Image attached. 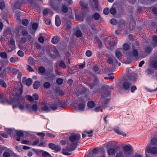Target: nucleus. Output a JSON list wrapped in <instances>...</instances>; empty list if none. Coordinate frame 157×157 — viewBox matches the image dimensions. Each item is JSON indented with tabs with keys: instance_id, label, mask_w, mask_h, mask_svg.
I'll list each match as a JSON object with an SVG mask.
<instances>
[{
	"instance_id": "nucleus-1",
	"label": "nucleus",
	"mask_w": 157,
	"mask_h": 157,
	"mask_svg": "<svg viewBox=\"0 0 157 157\" xmlns=\"http://www.w3.org/2000/svg\"><path fill=\"white\" fill-rule=\"evenodd\" d=\"M13 90L15 93V98L17 100L18 103L22 102L23 101V97L21 95L22 94L23 92L21 83L20 82H17Z\"/></svg>"
},
{
	"instance_id": "nucleus-2",
	"label": "nucleus",
	"mask_w": 157,
	"mask_h": 157,
	"mask_svg": "<svg viewBox=\"0 0 157 157\" xmlns=\"http://www.w3.org/2000/svg\"><path fill=\"white\" fill-rule=\"evenodd\" d=\"M132 83L127 80H124L123 82L121 89L126 91L130 89Z\"/></svg>"
},
{
	"instance_id": "nucleus-3",
	"label": "nucleus",
	"mask_w": 157,
	"mask_h": 157,
	"mask_svg": "<svg viewBox=\"0 0 157 157\" xmlns=\"http://www.w3.org/2000/svg\"><path fill=\"white\" fill-rule=\"evenodd\" d=\"M80 136L79 134H74L69 137V140L71 142H77L79 140Z\"/></svg>"
},
{
	"instance_id": "nucleus-4",
	"label": "nucleus",
	"mask_w": 157,
	"mask_h": 157,
	"mask_svg": "<svg viewBox=\"0 0 157 157\" xmlns=\"http://www.w3.org/2000/svg\"><path fill=\"white\" fill-rule=\"evenodd\" d=\"M145 151L151 154H157V148L155 147H151L150 146H148L145 149Z\"/></svg>"
},
{
	"instance_id": "nucleus-5",
	"label": "nucleus",
	"mask_w": 157,
	"mask_h": 157,
	"mask_svg": "<svg viewBox=\"0 0 157 157\" xmlns=\"http://www.w3.org/2000/svg\"><path fill=\"white\" fill-rule=\"evenodd\" d=\"M15 134L14 136L16 139L17 141H20V138L23 137L24 136V134L22 131H17L15 130Z\"/></svg>"
},
{
	"instance_id": "nucleus-6",
	"label": "nucleus",
	"mask_w": 157,
	"mask_h": 157,
	"mask_svg": "<svg viewBox=\"0 0 157 157\" xmlns=\"http://www.w3.org/2000/svg\"><path fill=\"white\" fill-rule=\"evenodd\" d=\"M77 142L73 143L69 145L68 144L67 147V150L69 151L74 150L77 147Z\"/></svg>"
},
{
	"instance_id": "nucleus-7",
	"label": "nucleus",
	"mask_w": 157,
	"mask_h": 157,
	"mask_svg": "<svg viewBox=\"0 0 157 157\" xmlns=\"http://www.w3.org/2000/svg\"><path fill=\"white\" fill-rule=\"evenodd\" d=\"M124 153L126 154V152L129 151L128 154H131L133 153V150L131 149V146L130 145H125L124 147Z\"/></svg>"
},
{
	"instance_id": "nucleus-8",
	"label": "nucleus",
	"mask_w": 157,
	"mask_h": 157,
	"mask_svg": "<svg viewBox=\"0 0 157 157\" xmlns=\"http://www.w3.org/2000/svg\"><path fill=\"white\" fill-rule=\"evenodd\" d=\"M139 55V52L138 50L135 48L134 45L132 46V51L131 57H135L136 59H137Z\"/></svg>"
},
{
	"instance_id": "nucleus-9",
	"label": "nucleus",
	"mask_w": 157,
	"mask_h": 157,
	"mask_svg": "<svg viewBox=\"0 0 157 157\" xmlns=\"http://www.w3.org/2000/svg\"><path fill=\"white\" fill-rule=\"evenodd\" d=\"M39 153H42V157H49L51 156L50 154L47 151H44L42 150H40L38 151Z\"/></svg>"
},
{
	"instance_id": "nucleus-10",
	"label": "nucleus",
	"mask_w": 157,
	"mask_h": 157,
	"mask_svg": "<svg viewBox=\"0 0 157 157\" xmlns=\"http://www.w3.org/2000/svg\"><path fill=\"white\" fill-rule=\"evenodd\" d=\"M115 132L118 134L122 135L123 136H125L126 135V134L124 133L121 130L119 129V128H114Z\"/></svg>"
},
{
	"instance_id": "nucleus-11",
	"label": "nucleus",
	"mask_w": 157,
	"mask_h": 157,
	"mask_svg": "<svg viewBox=\"0 0 157 157\" xmlns=\"http://www.w3.org/2000/svg\"><path fill=\"white\" fill-rule=\"evenodd\" d=\"M60 41L59 37L57 36H54L52 39V42L53 44H57Z\"/></svg>"
},
{
	"instance_id": "nucleus-12",
	"label": "nucleus",
	"mask_w": 157,
	"mask_h": 157,
	"mask_svg": "<svg viewBox=\"0 0 157 157\" xmlns=\"http://www.w3.org/2000/svg\"><path fill=\"white\" fill-rule=\"evenodd\" d=\"M38 70L39 73L42 75H44L46 71V69L44 67L41 66L38 68Z\"/></svg>"
},
{
	"instance_id": "nucleus-13",
	"label": "nucleus",
	"mask_w": 157,
	"mask_h": 157,
	"mask_svg": "<svg viewBox=\"0 0 157 157\" xmlns=\"http://www.w3.org/2000/svg\"><path fill=\"white\" fill-rule=\"evenodd\" d=\"M56 25L57 26H59L61 24V20L59 17L56 15L55 17Z\"/></svg>"
},
{
	"instance_id": "nucleus-14",
	"label": "nucleus",
	"mask_w": 157,
	"mask_h": 157,
	"mask_svg": "<svg viewBox=\"0 0 157 157\" xmlns=\"http://www.w3.org/2000/svg\"><path fill=\"white\" fill-rule=\"evenodd\" d=\"M72 24L70 21L67 22L65 25L66 30H69L72 27Z\"/></svg>"
},
{
	"instance_id": "nucleus-15",
	"label": "nucleus",
	"mask_w": 157,
	"mask_h": 157,
	"mask_svg": "<svg viewBox=\"0 0 157 157\" xmlns=\"http://www.w3.org/2000/svg\"><path fill=\"white\" fill-rule=\"evenodd\" d=\"M28 62L29 64L31 66H34L35 64L34 59L31 57H29L28 59Z\"/></svg>"
},
{
	"instance_id": "nucleus-16",
	"label": "nucleus",
	"mask_w": 157,
	"mask_h": 157,
	"mask_svg": "<svg viewBox=\"0 0 157 157\" xmlns=\"http://www.w3.org/2000/svg\"><path fill=\"white\" fill-rule=\"evenodd\" d=\"M56 102L57 105L61 107H63L66 105V103L65 102L60 101L58 100H57Z\"/></svg>"
},
{
	"instance_id": "nucleus-17",
	"label": "nucleus",
	"mask_w": 157,
	"mask_h": 157,
	"mask_svg": "<svg viewBox=\"0 0 157 157\" xmlns=\"http://www.w3.org/2000/svg\"><path fill=\"white\" fill-rule=\"evenodd\" d=\"M34 89H36L40 86V83L39 81H35L33 85Z\"/></svg>"
},
{
	"instance_id": "nucleus-18",
	"label": "nucleus",
	"mask_w": 157,
	"mask_h": 157,
	"mask_svg": "<svg viewBox=\"0 0 157 157\" xmlns=\"http://www.w3.org/2000/svg\"><path fill=\"white\" fill-rule=\"evenodd\" d=\"M109 45L110 46H106V48L110 50H112L113 47L115 45V43L113 41H109Z\"/></svg>"
},
{
	"instance_id": "nucleus-19",
	"label": "nucleus",
	"mask_w": 157,
	"mask_h": 157,
	"mask_svg": "<svg viewBox=\"0 0 157 157\" xmlns=\"http://www.w3.org/2000/svg\"><path fill=\"white\" fill-rule=\"evenodd\" d=\"M43 106L41 108V110L48 112L50 110V107L49 108L47 105L45 104L43 105Z\"/></svg>"
},
{
	"instance_id": "nucleus-20",
	"label": "nucleus",
	"mask_w": 157,
	"mask_h": 157,
	"mask_svg": "<svg viewBox=\"0 0 157 157\" xmlns=\"http://www.w3.org/2000/svg\"><path fill=\"white\" fill-rule=\"evenodd\" d=\"M153 43L152 44L153 46L155 47L157 46V36H155L153 37Z\"/></svg>"
},
{
	"instance_id": "nucleus-21",
	"label": "nucleus",
	"mask_w": 157,
	"mask_h": 157,
	"mask_svg": "<svg viewBox=\"0 0 157 157\" xmlns=\"http://www.w3.org/2000/svg\"><path fill=\"white\" fill-rule=\"evenodd\" d=\"M108 154L110 155H112L116 153V151L113 148H110L108 150Z\"/></svg>"
},
{
	"instance_id": "nucleus-22",
	"label": "nucleus",
	"mask_w": 157,
	"mask_h": 157,
	"mask_svg": "<svg viewBox=\"0 0 157 157\" xmlns=\"http://www.w3.org/2000/svg\"><path fill=\"white\" fill-rule=\"evenodd\" d=\"M55 1L54 0H50L49 2L50 6L53 9H55L56 8V3Z\"/></svg>"
},
{
	"instance_id": "nucleus-23",
	"label": "nucleus",
	"mask_w": 157,
	"mask_h": 157,
	"mask_svg": "<svg viewBox=\"0 0 157 157\" xmlns=\"http://www.w3.org/2000/svg\"><path fill=\"white\" fill-rule=\"evenodd\" d=\"M84 104L83 102L79 104L78 106V109L81 111H83L84 110Z\"/></svg>"
},
{
	"instance_id": "nucleus-24",
	"label": "nucleus",
	"mask_w": 157,
	"mask_h": 157,
	"mask_svg": "<svg viewBox=\"0 0 157 157\" xmlns=\"http://www.w3.org/2000/svg\"><path fill=\"white\" fill-rule=\"evenodd\" d=\"M87 106L89 107L93 108L95 106V103L93 101H89L87 103Z\"/></svg>"
},
{
	"instance_id": "nucleus-25",
	"label": "nucleus",
	"mask_w": 157,
	"mask_h": 157,
	"mask_svg": "<svg viewBox=\"0 0 157 157\" xmlns=\"http://www.w3.org/2000/svg\"><path fill=\"white\" fill-rule=\"evenodd\" d=\"M57 106L56 102V103H54V104L51 105L50 106V108L53 111L55 110L57 108Z\"/></svg>"
},
{
	"instance_id": "nucleus-26",
	"label": "nucleus",
	"mask_w": 157,
	"mask_h": 157,
	"mask_svg": "<svg viewBox=\"0 0 157 157\" xmlns=\"http://www.w3.org/2000/svg\"><path fill=\"white\" fill-rule=\"evenodd\" d=\"M8 134H10L11 135L14 136L15 134V130H13L11 129H7L6 130Z\"/></svg>"
},
{
	"instance_id": "nucleus-27",
	"label": "nucleus",
	"mask_w": 157,
	"mask_h": 157,
	"mask_svg": "<svg viewBox=\"0 0 157 157\" xmlns=\"http://www.w3.org/2000/svg\"><path fill=\"white\" fill-rule=\"evenodd\" d=\"M96 42L98 43L99 48L101 49L102 48V44L101 41L97 37L96 38Z\"/></svg>"
},
{
	"instance_id": "nucleus-28",
	"label": "nucleus",
	"mask_w": 157,
	"mask_h": 157,
	"mask_svg": "<svg viewBox=\"0 0 157 157\" xmlns=\"http://www.w3.org/2000/svg\"><path fill=\"white\" fill-rule=\"evenodd\" d=\"M115 52L116 56L119 59L121 57L122 54L118 50H116Z\"/></svg>"
},
{
	"instance_id": "nucleus-29",
	"label": "nucleus",
	"mask_w": 157,
	"mask_h": 157,
	"mask_svg": "<svg viewBox=\"0 0 157 157\" xmlns=\"http://www.w3.org/2000/svg\"><path fill=\"white\" fill-rule=\"evenodd\" d=\"M25 83L26 85L28 86H29L32 84V80L31 78H29L28 79H27L26 82Z\"/></svg>"
},
{
	"instance_id": "nucleus-30",
	"label": "nucleus",
	"mask_w": 157,
	"mask_h": 157,
	"mask_svg": "<svg viewBox=\"0 0 157 157\" xmlns=\"http://www.w3.org/2000/svg\"><path fill=\"white\" fill-rule=\"evenodd\" d=\"M152 48L151 47L148 46L146 47L145 48V51L148 54H149L152 51Z\"/></svg>"
},
{
	"instance_id": "nucleus-31",
	"label": "nucleus",
	"mask_w": 157,
	"mask_h": 157,
	"mask_svg": "<svg viewBox=\"0 0 157 157\" xmlns=\"http://www.w3.org/2000/svg\"><path fill=\"white\" fill-rule=\"evenodd\" d=\"M6 74V69H4L0 74V77L1 78H4Z\"/></svg>"
},
{
	"instance_id": "nucleus-32",
	"label": "nucleus",
	"mask_w": 157,
	"mask_h": 157,
	"mask_svg": "<svg viewBox=\"0 0 157 157\" xmlns=\"http://www.w3.org/2000/svg\"><path fill=\"white\" fill-rule=\"evenodd\" d=\"M151 144L153 145H155L157 144V139L156 138H152L151 140Z\"/></svg>"
},
{
	"instance_id": "nucleus-33",
	"label": "nucleus",
	"mask_w": 157,
	"mask_h": 157,
	"mask_svg": "<svg viewBox=\"0 0 157 157\" xmlns=\"http://www.w3.org/2000/svg\"><path fill=\"white\" fill-rule=\"evenodd\" d=\"M0 56L3 59H7V54L6 52H2L0 53Z\"/></svg>"
},
{
	"instance_id": "nucleus-34",
	"label": "nucleus",
	"mask_w": 157,
	"mask_h": 157,
	"mask_svg": "<svg viewBox=\"0 0 157 157\" xmlns=\"http://www.w3.org/2000/svg\"><path fill=\"white\" fill-rule=\"evenodd\" d=\"M93 17L95 20H97L100 18V15L98 13H96L94 14Z\"/></svg>"
},
{
	"instance_id": "nucleus-35",
	"label": "nucleus",
	"mask_w": 157,
	"mask_h": 157,
	"mask_svg": "<svg viewBox=\"0 0 157 157\" xmlns=\"http://www.w3.org/2000/svg\"><path fill=\"white\" fill-rule=\"evenodd\" d=\"M75 35L78 37H80L82 36V33L80 30H77L75 32Z\"/></svg>"
},
{
	"instance_id": "nucleus-36",
	"label": "nucleus",
	"mask_w": 157,
	"mask_h": 157,
	"mask_svg": "<svg viewBox=\"0 0 157 157\" xmlns=\"http://www.w3.org/2000/svg\"><path fill=\"white\" fill-rule=\"evenodd\" d=\"M43 86L45 88L48 89L50 87L51 84L49 82H46L44 83Z\"/></svg>"
},
{
	"instance_id": "nucleus-37",
	"label": "nucleus",
	"mask_w": 157,
	"mask_h": 157,
	"mask_svg": "<svg viewBox=\"0 0 157 157\" xmlns=\"http://www.w3.org/2000/svg\"><path fill=\"white\" fill-rule=\"evenodd\" d=\"M130 48L129 45L127 44H124L123 45V49L125 51H127Z\"/></svg>"
},
{
	"instance_id": "nucleus-38",
	"label": "nucleus",
	"mask_w": 157,
	"mask_h": 157,
	"mask_svg": "<svg viewBox=\"0 0 157 157\" xmlns=\"http://www.w3.org/2000/svg\"><path fill=\"white\" fill-rule=\"evenodd\" d=\"M61 9L62 11L65 13L67 12L68 10L67 6L65 5L62 6Z\"/></svg>"
},
{
	"instance_id": "nucleus-39",
	"label": "nucleus",
	"mask_w": 157,
	"mask_h": 157,
	"mask_svg": "<svg viewBox=\"0 0 157 157\" xmlns=\"http://www.w3.org/2000/svg\"><path fill=\"white\" fill-rule=\"evenodd\" d=\"M0 84L2 87H3L4 88H6L7 86L4 80L2 79L0 80Z\"/></svg>"
},
{
	"instance_id": "nucleus-40",
	"label": "nucleus",
	"mask_w": 157,
	"mask_h": 157,
	"mask_svg": "<svg viewBox=\"0 0 157 157\" xmlns=\"http://www.w3.org/2000/svg\"><path fill=\"white\" fill-rule=\"evenodd\" d=\"M147 75H151L154 73V71L152 69L150 68L147 69L146 71Z\"/></svg>"
},
{
	"instance_id": "nucleus-41",
	"label": "nucleus",
	"mask_w": 157,
	"mask_h": 157,
	"mask_svg": "<svg viewBox=\"0 0 157 157\" xmlns=\"http://www.w3.org/2000/svg\"><path fill=\"white\" fill-rule=\"evenodd\" d=\"M32 109L34 111H36L38 109V106L37 105L35 104H33L32 106Z\"/></svg>"
},
{
	"instance_id": "nucleus-42",
	"label": "nucleus",
	"mask_w": 157,
	"mask_h": 157,
	"mask_svg": "<svg viewBox=\"0 0 157 157\" xmlns=\"http://www.w3.org/2000/svg\"><path fill=\"white\" fill-rule=\"evenodd\" d=\"M81 3V5L82 8H86L87 7V5L85 3L84 1H81L80 2Z\"/></svg>"
},
{
	"instance_id": "nucleus-43",
	"label": "nucleus",
	"mask_w": 157,
	"mask_h": 157,
	"mask_svg": "<svg viewBox=\"0 0 157 157\" xmlns=\"http://www.w3.org/2000/svg\"><path fill=\"white\" fill-rule=\"evenodd\" d=\"M18 60V58L16 57H12L10 59V61L12 63L16 62Z\"/></svg>"
},
{
	"instance_id": "nucleus-44",
	"label": "nucleus",
	"mask_w": 157,
	"mask_h": 157,
	"mask_svg": "<svg viewBox=\"0 0 157 157\" xmlns=\"http://www.w3.org/2000/svg\"><path fill=\"white\" fill-rule=\"evenodd\" d=\"M37 135L38 136H40L41 137V139L43 140L44 139V137L45 136V134L44 133L42 132H39L37 133Z\"/></svg>"
},
{
	"instance_id": "nucleus-45",
	"label": "nucleus",
	"mask_w": 157,
	"mask_h": 157,
	"mask_svg": "<svg viewBox=\"0 0 157 157\" xmlns=\"http://www.w3.org/2000/svg\"><path fill=\"white\" fill-rule=\"evenodd\" d=\"M110 13L112 14H115L116 13V10L114 8H112L110 10Z\"/></svg>"
},
{
	"instance_id": "nucleus-46",
	"label": "nucleus",
	"mask_w": 157,
	"mask_h": 157,
	"mask_svg": "<svg viewBox=\"0 0 157 157\" xmlns=\"http://www.w3.org/2000/svg\"><path fill=\"white\" fill-rule=\"evenodd\" d=\"M22 24L25 26H27L29 23L28 20L26 19H25L22 20Z\"/></svg>"
},
{
	"instance_id": "nucleus-47",
	"label": "nucleus",
	"mask_w": 157,
	"mask_h": 157,
	"mask_svg": "<svg viewBox=\"0 0 157 157\" xmlns=\"http://www.w3.org/2000/svg\"><path fill=\"white\" fill-rule=\"evenodd\" d=\"M19 71L18 69L16 68H13L12 69V72L14 75H16L19 72Z\"/></svg>"
},
{
	"instance_id": "nucleus-48",
	"label": "nucleus",
	"mask_w": 157,
	"mask_h": 157,
	"mask_svg": "<svg viewBox=\"0 0 157 157\" xmlns=\"http://www.w3.org/2000/svg\"><path fill=\"white\" fill-rule=\"evenodd\" d=\"M124 154L122 152H119L116 155V157H124Z\"/></svg>"
},
{
	"instance_id": "nucleus-49",
	"label": "nucleus",
	"mask_w": 157,
	"mask_h": 157,
	"mask_svg": "<svg viewBox=\"0 0 157 157\" xmlns=\"http://www.w3.org/2000/svg\"><path fill=\"white\" fill-rule=\"evenodd\" d=\"M5 2L4 1H2L0 2V8L1 10H3L5 8Z\"/></svg>"
},
{
	"instance_id": "nucleus-50",
	"label": "nucleus",
	"mask_w": 157,
	"mask_h": 157,
	"mask_svg": "<svg viewBox=\"0 0 157 157\" xmlns=\"http://www.w3.org/2000/svg\"><path fill=\"white\" fill-rule=\"evenodd\" d=\"M38 26V24L36 23H34L32 25V28L34 30H36L37 29Z\"/></svg>"
},
{
	"instance_id": "nucleus-51",
	"label": "nucleus",
	"mask_w": 157,
	"mask_h": 157,
	"mask_svg": "<svg viewBox=\"0 0 157 157\" xmlns=\"http://www.w3.org/2000/svg\"><path fill=\"white\" fill-rule=\"evenodd\" d=\"M48 146L51 149L54 150V148H55L56 145L55 144L52 143H50L48 144Z\"/></svg>"
},
{
	"instance_id": "nucleus-52",
	"label": "nucleus",
	"mask_w": 157,
	"mask_h": 157,
	"mask_svg": "<svg viewBox=\"0 0 157 157\" xmlns=\"http://www.w3.org/2000/svg\"><path fill=\"white\" fill-rule=\"evenodd\" d=\"M27 69L29 72H33L34 71L33 69L29 65H27L26 66Z\"/></svg>"
},
{
	"instance_id": "nucleus-53",
	"label": "nucleus",
	"mask_w": 157,
	"mask_h": 157,
	"mask_svg": "<svg viewBox=\"0 0 157 157\" xmlns=\"http://www.w3.org/2000/svg\"><path fill=\"white\" fill-rule=\"evenodd\" d=\"M110 23L112 24L115 25L117 24V22L116 19L113 18L111 20Z\"/></svg>"
},
{
	"instance_id": "nucleus-54",
	"label": "nucleus",
	"mask_w": 157,
	"mask_h": 157,
	"mask_svg": "<svg viewBox=\"0 0 157 157\" xmlns=\"http://www.w3.org/2000/svg\"><path fill=\"white\" fill-rule=\"evenodd\" d=\"M59 66L60 67L64 68H65L66 67L65 64L63 61H61L60 62Z\"/></svg>"
},
{
	"instance_id": "nucleus-55",
	"label": "nucleus",
	"mask_w": 157,
	"mask_h": 157,
	"mask_svg": "<svg viewBox=\"0 0 157 157\" xmlns=\"http://www.w3.org/2000/svg\"><path fill=\"white\" fill-rule=\"evenodd\" d=\"M33 97L34 100H37L39 98V96L37 94H33Z\"/></svg>"
},
{
	"instance_id": "nucleus-56",
	"label": "nucleus",
	"mask_w": 157,
	"mask_h": 157,
	"mask_svg": "<svg viewBox=\"0 0 157 157\" xmlns=\"http://www.w3.org/2000/svg\"><path fill=\"white\" fill-rule=\"evenodd\" d=\"M3 157H10V154L9 152L6 151L3 153Z\"/></svg>"
},
{
	"instance_id": "nucleus-57",
	"label": "nucleus",
	"mask_w": 157,
	"mask_h": 157,
	"mask_svg": "<svg viewBox=\"0 0 157 157\" xmlns=\"http://www.w3.org/2000/svg\"><path fill=\"white\" fill-rule=\"evenodd\" d=\"M26 96L27 97L28 100L29 101H34V99H33L32 96L29 95H27Z\"/></svg>"
},
{
	"instance_id": "nucleus-58",
	"label": "nucleus",
	"mask_w": 157,
	"mask_h": 157,
	"mask_svg": "<svg viewBox=\"0 0 157 157\" xmlns=\"http://www.w3.org/2000/svg\"><path fill=\"white\" fill-rule=\"evenodd\" d=\"M56 82L59 85H61L63 83V80L62 79L59 78L57 79Z\"/></svg>"
},
{
	"instance_id": "nucleus-59",
	"label": "nucleus",
	"mask_w": 157,
	"mask_h": 157,
	"mask_svg": "<svg viewBox=\"0 0 157 157\" xmlns=\"http://www.w3.org/2000/svg\"><path fill=\"white\" fill-rule=\"evenodd\" d=\"M18 55L20 57H22L24 56L23 52L21 50H19L17 52Z\"/></svg>"
},
{
	"instance_id": "nucleus-60",
	"label": "nucleus",
	"mask_w": 157,
	"mask_h": 157,
	"mask_svg": "<svg viewBox=\"0 0 157 157\" xmlns=\"http://www.w3.org/2000/svg\"><path fill=\"white\" fill-rule=\"evenodd\" d=\"M62 152L63 154L66 155H71V153L68 152L65 149H63L62 150Z\"/></svg>"
},
{
	"instance_id": "nucleus-61",
	"label": "nucleus",
	"mask_w": 157,
	"mask_h": 157,
	"mask_svg": "<svg viewBox=\"0 0 157 157\" xmlns=\"http://www.w3.org/2000/svg\"><path fill=\"white\" fill-rule=\"evenodd\" d=\"M104 95H103L104 97H107L108 96L110 95V92L109 90L106 91H104Z\"/></svg>"
},
{
	"instance_id": "nucleus-62",
	"label": "nucleus",
	"mask_w": 157,
	"mask_h": 157,
	"mask_svg": "<svg viewBox=\"0 0 157 157\" xmlns=\"http://www.w3.org/2000/svg\"><path fill=\"white\" fill-rule=\"evenodd\" d=\"M86 55L88 57L90 56L92 54V52L90 50H87L86 52Z\"/></svg>"
},
{
	"instance_id": "nucleus-63",
	"label": "nucleus",
	"mask_w": 157,
	"mask_h": 157,
	"mask_svg": "<svg viewBox=\"0 0 157 157\" xmlns=\"http://www.w3.org/2000/svg\"><path fill=\"white\" fill-rule=\"evenodd\" d=\"M102 88L103 89L104 91H106L109 90V87L107 85L103 86L102 87Z\"/></svg>"
},
{
	"instance_id": "nucleus-64",
	"label": "nucleus",
	"mask_w": 157,
	"mask_h": 157,
	"mask_svg": "<svg viewBox=\"0 0 157 157\" xmlns=\"http://www.w3.org/2000/svg\"><path fill=\"white\" fill-rule=\"evenodd\" d=\"M22 34L23 36H26L28 34V33L26 30L24 29L22 30Z\"/></svg>"
}]
</instances>
